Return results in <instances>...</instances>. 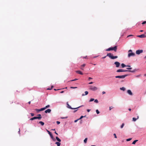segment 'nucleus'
<instances>
[{
	"instance_id": "1",
	"label": "nucleus",
	"mask_w": 146,
	"mask_h": 146,
	"mask_svg": "<svg viewBox=\"0 0 146 146\" xmlns=\"http://www.w3.org/2000/svg\"><path fill=\"white\" fill-rule=\"evenodd\" d=\"M106 56H108L109 57V58H110L111 59H114L115 58H118V56H113V54L111 53H108L107 56H104L103 57H102V59H104L105 58Z\"/></svg>"
},
{
	"instance_id": "2",
	"label": "nucleus",
	"mask_w": 146,
	"mask_h": 146,
	"mask_svg": "<svg viewBox=\"0 0 146 146\" xmlns=\"http://www.w3.org/2000/svg\"><path fill=\"white\" fill-rule=\"evenodd\" d=\"M117 46H115L114 47H111L107 49L106 50V51H109L110 50H114L115 52H116L117 51Z\"/></svg>"
},
{
	"instance_id": "3",
	"label": "nucleus",
	"mask_w": 146,
	"mask_h": 146,
	"mask_svg": "<svg viewBox=\"0 0 146 146\" xmlns=\"http://www.w3.org/2000/svg\"><path fill=\"white\" fill-rule=\"evenodd\" d=\"M132 51L131 50H129L128 51V56L129 57H130L131 56H134L135 55V54L134 53L132 52Z\"/></svg>"
},
{
	"instance_id": "4",
	"label": "nucleus",
	"mask_w": 146,
	"mask_h": 146,
	"mask_svg": "<svg viewBox=\"0 0 146 146\" xmlns=\"http://www.w3.org/2000/svg\"><path fill=\"white\" fill-rule=\"evenodd\" d=\"M117 72H127V71H129V72H134L135 71V70H134V71H131V70H129V71H128V70H124L123 69H118V70H117Z\"/></svg>"
},
{
	"instance_id": "5",
	"label": "nucleus",
	"mask_w": 146,
	"mask_h": 146,
	"mask_svg": "<svg viewBox=\"0 0 146 146\" xmlns=\"http://www.w3.org/2000/svg\"><path fill=\"white\" fill-rule=\"evenodd\" d=\"M128 75L127 74H125L124 75H123L121 76H115V78H124L126 76H127Z\"/></svg>"
},
{
	"instance_id": "6",
	"label": "nucleus",
	"mask_w": 146,
	"mask_h": 146,
	"mask_svg": "<svg viewBox=\"0 0 146 146\" xmlns=\"http://www.w3.org/2000/svg\"><path fill=\"white\" fill-rule=\"evenodd\" d=\"M67 107L68 108L71 109H77L78 108H79L80 107H81L83 106H80L77 108H72L71 107V106H70V105L68 104V102H67Z\"/></svg>"
},
{
	"instance_id": "7",
	"label": "nucleus",
	"mask_w": 146,
	"mask_h": 146,
	"mask_svg": "<svg viewBox=\"0 0 146 146\" xmlns=\"http://www.w3.org/2000/svg\"><path fill=\"white\" fill-rule=\"evenodd\" d=\"M98 89L95 86H90V89L92 90L93 91L96 90Z\"/></svg>"
},
{
	"instance_id": "8",
	"label": "nucleus",
	"mask_w": 146,
	"mask_h": 146,
	"mask_svg": "<svg viewBox=\"0 0 146 146\" xmlns=\"http://www.w3.org/2000/svg\"><path fill=\"white\" fill-rule=\"evenodd\" d=\"M46 131H47V132H48V133L50 135V136L51 138L54 141H55V139L54 138L53 136L52 135V134L51 133L50 131H49L47 129H46Z\"/></svg>"
},
{
	"instance_id": "9",
	"label": "nucleus",
	"mask_w": 146,
	"mask_h": 146,
	"mask_svg": "<svg viewBox=\"0 0 146 146\" xmlns=\"http://www.w3.org/2000/svg\"><path fill=\"white\" fill-rule=\"evenodd\" d=\"M143 50H137L136 51V53L137 54L139 55L140 53H142L143 52Z\"/></svg>"
},
{
	"instance_id": "10",
	"label": "nucleus",
	"mask_w": 146,
	"mask_h": 146,
	"mask_svg": "<svg viewBox=\"0 0 146 146\" xmlns=\"http://www.w3.org/2000/svg\"><path fill=\"white\" fill-rule=\"evenodd\" d=\"M137 37L141 38H143L146 37V35L144 34H142L140 35H137Z\"/></svg>"
},
{
	"instance_id": "11",
	"label": "nucleus",
	"mask_w": 146,
	"mask_h": 146,
	"mask_svg": "<svg viewBox=\"0 0 146 146\" xmlns=\"http://www.w3.org/2000/svg\"><path fill=\"white\" fill-rule=\"evenodd\" d=\"M114 64L116 65V67H118L119 66L120 63L118 62H114Z\"/></svg>"
},
{
	"instance_id": "12",
	"label": "nucleus",
	"mask_w": 146,
	"mask_h": 146,
	"mask_svg": "<svg viewBox=\"0 0 146 146\" xmlns=\"http://www.w3.org/2000/svg\"><path fill=\"white\" fill-rule=\"evenodd\" d=\"M51 111V110L50 109H48L45 111V113H50Z\"/></svg>"
},
{
	"instance_id": "13",
	"label": "nucleus",
	"mask_w": 146,
	"mask_h": 146,
	"mask_svg": "<svg viewBox=\"0 0 146 146\" xmlns=\"http://www.w3.org/2000/svg\"><path fill=\"white\" fill-rule=\"evenodd\" d=\"M127 92L130 95H132L133 94L132 92L130 90H128L127 91Z\"/></svg>"
},
{
	"instance_id": "14",
	"label": "nucleus",
	"mask_w": 146,
	"mask_h": 146,
	"mask_svg": "<svg viewBox=\"0 0 146 146\" xmlns=\"http://www.w3.org/2000/svg\"><path fill=\"white\" fill-rule=\"evenodd\" d=\"M76 72L78 74H80L81 75H83V73L80 71H76Z\"/></svg>"
},
{
	"instance_id": "15",
	"label": "nucleus",
	"mask_w": 146,
	"mask_h": 146,
	"mask_svg": "<svg viewBox=\"0 0 146 146\" xmlns=\"http://www.w3.org/2000/svg\"><path fill=\"white\" fill-rule=\"evenodd\" d=\"M139 118V117L138 116H137V118H134V117H133V121H135L137 119H138Z\"/></svg>"
},
{
	"instance_id": "16",
	"label": "nucleus",
	"mask_w": 146,
	"mask_h": 146,
	"mask_svg": "<svg viewBox=\"0 0 146 146\" xmlns=\"http://www.w3.org/2000/svg\"><path fill=\"white\" fill-rule=\"evenodd\" d=\"M121 66L122 68H124V67L127 66L125 64H124L123 63H122L121 64ZM128 66V67H130V66Z\"/></svg>"
},
{
	"instance_id": "17",
	"label": "nucleus",
	"mask_w": 146,
	"mask_h": 146,
	"mask_svg": "<svg viewBox=\"0 0 146 146\" xmlns=\"http://www.w3.org/2000/svg\"><path fill=\"white\" fill-rule=\"evenodd\" d=\"M85 94H82V96H84L85 95H87L88 94V92L87 91H86L85 92Z\"/></svg>"
},
{
	"instance_id": "18",
	"label": "nucleus",
	"mask_w": 146,
	"mask_h": 146,
	"mask_svg": "<svg viewBox=\"0 0 146 146\" xmlns=\"http://www.w3.org/2000/svg\"><path fill=\"white\" fill-rule=\"evenodd\" d=\"M55 144L57 145V146H60V143L58 142H56Z\"/></svg>"
},
{
	"instance_id": "19",
	"label": "nucleus",
	"mask_w": 146,
	"mask_h": 146,
	"mask_svg": "<svg viewBox=\"0 0 146 146\" xmlns=\"http://www.w3.org/2000/svg\"><path fill=\"white\" fill-rule=\"evenodd\" d=\"M39 123L41 124L42 125H44V123L41 121H40L39 122Z\"/></svg>"
},
{
	"instance_id": "20",
	"label": "nucleus",
	"mask_w": 146,
	"mask_h": 146,
	"mask_svg": "<svg viewBox=\"0 0 146 146\" xmlns=\"http://www.w3.org/2000/svg\"><path fill=\"white\" fill-rule=\"evenodd\" d=\"M56 139L58 141L60 142L61 141V140L58 137H56Z\"/></svg>"
},
{
	"instance_id": "21",
	"label": "nucleus",
	"mask_w": 146,
	"mask_h": 146,
	"mask_svg": "<svg viewBox=\"0 0 146 146\" xmlns=\"http://www.w3.org/2000/svg\"><path fill=\"white\" fill-rule=\"evenodd\" d=\"M120 89L123 91H125V88L123 87L120 88Z\"/></svg>"
},
{
	"instance_id": "22",
	"label": "nucleus",
	"mask_w": 146,
	"mask_h": 146,
	"mask_svg": "<svg viewBox=\"0 0 146 146\" xmlns=\"http://www.w3.org/2000/svg\"><path fill=\"white\" fill-rule=\"evenodd\" d=\"M138 140H134L132 143V144H135V143L137 142Z\"/></svg>"
},
{
	"instance_id": "23",
	"label": "nucleus",
	"mask_w": 146,
	"mask_h": 146,
	"mask_svg": "<svg viewBox=\"0 0 146 146\" xmlns=\"http://www.w3.org/2000/svg\"><path fill=\"white\" fill-rule=\"evenodd\" d=\"M36 119V117H32V118H31V119H30V120H33L34 119Z\"/></svg>"
},
{
	"instance_id": "24",
	"label": "nucleus",
	"mask_w": 146,
	"mask_h": 146,
	"mask_svg": "<svg viewBox=\"0 0 146 146\" xmlns=\"http://www.w3.org/2000/svg\"><path fill=\"white\" fill-rule=\"evenodd\" d=\"M42 118L41 116L36 117V119H40Z\"/></svg>"
},
{
	"instance_id": "25",
	"label": "nucleus",
	"mask_w": 146,
	"mask_h": 146,
	"mask_svg": "<svg viewBox=\"0 0 146 146\" xmlns=\"http://www.w3.org/2000/svg\"><path fill=\"white\" fill-rule=\"evenodd\" d=\"M87 139V138H86L84 140V142L85 143H86Z\"/></svg>"
},
{
	"instance_id": "26",
	"label": "nucleus",
	"mask_w": 146,
	"mask_h": 146,
	"mask_svg": "<svg viewBox=\"0 0 146 146\" xmlns=\"http://www.w3.org/2000/svg\"><path fill=\"white\" fill-rule=\"evenodd\" d=\"M50 107V105H48L46 106L44 108H45V109H46Z\"/></svg>"
},
{
	"instance_id": "27",
	"label": "nucleus",
	"mask_w": 146,
	"mask_h": 146,
	"mask_svg": "<svg viewBox=\"0 0 146 146\" xmlns=\"http://www.w3.org/2000/svg\"><path fill=\"white\" fill-rule=\"evenodd\" d=\"M35 110L37 112H38L40 111V109H36Z\"/></svg>"
},
{
	"instance_id": "28",
	"label": "nucleus",
	"mask_w": 146,
	"mask_h": 146,
	"mask_svg": "<svg viewBox=\"0 0 146 146\" xmlns=\"http://www.w3.org/2000/svg\"><path fill=\"white\" fill-rule=\"evenodd\" d=\"M40 109V111H43V110H45V108L44 107L43 108H41Z\"/></svg>"
},
{
	"instance_id": "29",
	"label": "nucleus",
	"mask_w": 146,
	"mask_h": 146,
	"mask_svg": "<svg viewBox=\"0 0 146 146\" xmlns=\"http://www.w3.org/2000/svg\"><path fill=\"white\" fill-rule=\"evenodd\" d=\"M94 100V98H91L89 100V102H92V101H93Z\"/></svg>"
},
{
	"instance_id": "30",
	"label": "nucleus",
	"mask_w": 146,
	"mask_h": 146,
	"mask_svg": "<svg viewBox=\"0 0 146 146\" xmlns=\"http://www.w3.org/2000/svg\"><path fill=\"white\" fill-rule=\"evenodd\" d=\"M124 123H122V125L121 126V128H123V127L124 126Z\"/></svg>"
},
{
	"instance_id": "31",
	"label": "nucleus",
	"mask_w": 146,
	"mask_h": 146,
	"mask_svg": "<svg viewBox=\"0 0 146 146\" xmlns=\"http://www.w3.org/2000/svg\"><path fill=\"white\" fill-rule=\"evenodd\" d=\"M96 111L97 114H99L100 113V112L98 110H96Z\"/></svg>"
},
{
	"instance_id": "32",
	"label": "nucleus",
	"mask_w": 146,
	"mask_h": 146,
	"mask_svg": "<svg viewBox=\"0 0 146 146\" xmlns=\"http://www.w3.org/2000/svg\"><path fill=\"white\" fill-rule=\"evenodd\" d=\"M85 116H81V117H80V118L79 119H78L80 120V119H82L83 117H85Z\"/></svg>"
},
{
	"instance_id": "33",
	"label": "nucleus",
	"mask_w": 146,
	"mask_h": 146,
	"mask_svg": "<svg viewBox=\"0 0 146 146\" xmlns=\"http://www.w3.org/2000/svg\"><path fill=\"white\" fill-rule=\"evenodd\" d=\"M77 88V87H71L70 88L71 89H75L76 88Z\"/></svg>"
},
{
	"instance_id": "34",
	"label": "nucleus",
	"mask_w": 146,
	"mask_h": 146,
	"mask_svg": "<svg viewBox=\"0 0 146 146\" xmlns=\"http://www.w3.org/2000/svg\"><path fill=\"white\" fill-rule=\"evenodd\" d=\"M94 102L96 103H98V101L96 99L94 100Z\"/></svg>"
},
{
	"instance_id": "35",
	"label": "nucleus",
	"mask_w": 146,
	"mask_h": 146,
	"mask_svg": "<svg viewBox=\"0 0 146 146\" xmlns=\"http://www.w3.org/2000/svg\"><path fill=\"white\" fill-rule=\"evenodd\" d=\"M53 86H51V88H48L47 89V90H51L52 89V88H53Z\"/></svg>"
},
{
	"instance_id": "36",
	"label": "nucleus",
	"mask_w": 146,
	"mask_h": 146,
	"mask_svg": "<svg viewBox=\"0 0 146 146\" xmlns=\"http://www.w3.org/2000/svg\"><path fill=\"white\" fill-rule=\"evenodd\" d=\"M131 139V138H129V139H127L126 140V141H130Z\"/></svg>"
},
{
	"instance_id": "37",
	"label": "nucleus",
	"mask_w": 146,
	"mask_h": 146,
	"mask_svg": "<svg viewBox=\"0 0 146 146\" xmlns=\"http://www.w3.org/2000/svg\"><path fill=\"white\" fill-rule=\"evenodd\" d=\"M86 65L85 64H84L81 66V67H84Z\"/></svg>"
},
{
	"instance_id": "38",
	"label": "nucleus",
	"mask_w": 146,
	"mask_h": 146,
	"mask_svg": "<svg viewBox=\"0 0 146 146\" xmlns=\"http://www.w3.org/2000/svg\"><path fill=\"white\" fill-rule=\"evenodd\" d=\"M31 116H34V114L33 113H31Z\"/></svg>"
},
{
	"instance_id": "39",
	"label": "nucleus",
	"mask_w": 146,
	"mask_h": 146,
	"mask_svg": "<svg viewBox=\"0 0 146 146\" xmlns=\"http://www.w3.org/2000/svg\"><path fill=\"white\" fill-rule=\"evenodd\" d=\"M145 23H146V21H144L142 23V24H144Z\"/></svg>"
},
{
	"instance_id": "40",
	"label": "nucleus",
	"mask_w": 146,
	"mask_h": 146,
	"mask_svg": "<svg viewBox=\"0 0 146 146\" xmlns=\"http://www.w3.org/2000/svg\"><path fill=\"white\" fill-rule=\"evenodd\" d=\"M56 123L57 124H58V125L59 124H60V122L59 121H56Z\"/></svg>"
},
{
	"instance_id": "41",
	"label": "nucleus",
	"mask_w": 146,
	"mask_h": 146,
	"mask_svg": "<svg viewBox=\"0 0 146 146\" xmlns=\"http://www.w3.org/2000/svg\"><path fill=\"white\" fill-rule=\"evenodd\" d=\"M67 118V117H61V118L62 119H66Z\"/></svg>"
},
{
	"instance_id": "42",
	"label": "nucleus",
	"mask_w": 146,
	"mask_h": 146,
	"mask_svg": "<svg viewBox=\"0 0 146 146\" xmlns=\"http://www.w3.org/2000/svg\"><path fill=\"white\" fill-rule=\"evenodd\" d=\"M77 80H78V79H75L71 80L70 81H74Z\"/></svg>"
},
{
	"instance_id": "43",
	"label": "nucleus",
	"mask_w": 146,
	"mask_h": 146,
	"mask_svg": "<svg viewBox=\"0 0 146 146\" xmlns=\"http://www.w3.org/2000/svg\"><path fill=\"white\" fill-rule=\"evenodd\" d=\"M113 135L114 136L115 138H117V137L115 134L114 133Z\"/></svg>"
},
{
	"instance_id": "44",
	"label": "nucleus",
	"mask_w": 146,
	"mask_h": 146,
	"mask_svg": "<svg viewBox=\"0 0 146 146\" xmlns=\"http://www.w3.org/2000/svg\"><path fill=\"white\" fill-rule=\"evenodd\" d=\"M113 108V107H110V108H109L110 110Z\"/></svg>"
},
{
	"instance_id": "45",
	"label": "nucleus",
	"mask_w": 146,
	"mask_h": 146,
	"mask_svg": "<svg viewBox=\"0 0 146 146\" xmlns=\"http://www.w3.org/2000/svg\"><path fill=\"white\" fill-rule=\"evenodd\" d=\"M133 35H128L127 37H129V36H133Z\"/></svg>"
},
{
	"instance_id": "46",
	"label": "nucleus",
	"mask_w": 146,
	"mask_h": 146,
	"mask_svg": "<svg viewBox=\"0 0 146 146\" xmlns=\"http://www.w3.org/2000/svg\"><path fill=\"white\" fill-rule=\"evenodd\" d=\"M105 93H106V92H105L103 91V92H102V94H105Z\"/></svg>"
},
{
	"instance_id": "47",
	"label": "nucleus",
	"mask_w": 146,
	"mask_h": 146,
	"mask_svg": "<svg viewBox=\"0 0 146 146\" xmlns=\"http://www.w3.org/2000/svg\"><path fill=\"white\" fill-rule=\"evenodd\" d=\"M79 120V119H77V120H75L74 121V122H77V121L78 120Z\"/></svg>"
},
{
	"instance_id": "48",
	"label": "nucleus",
	"mask_w": 146,
	"mask_h": 146,
	"mask_svg": "<svg viewBox=\"0 0 146 146\" xmlns=\"http://www.w3.org/2000/svg\"><path fill=\"white\" fill-rule=\"evenodd\" d=\"M89 110V109H88L87 110V111L88 112H90V110Z\"/></svg>"
},
{
	"instance_id": "49",
	"label": "nucleus",
	"mask_w": 146,
	"mask_h": 146,
	"mask_svg": "<svg viewBox=\"0 0 146 146\" xmlns=\"http://www.w3.org/2000/svg\"><path fill=\"white\" fill-rule=\"evenodd\" d=\"M80 69L82 70H83L84 69L82 67H81L80 68Z\"/></svg>"
},
{
	"instance_id": "50",
	"label": "nucleus",
	"mask_w": 146,
	"mask_h": 146,
	"mask_svg": "<svg viewBox=\"0 0 146 146\" xmlns=\"http://www.w3.org/2000/svg\"><path fill=\"white\" fill-rule=\"evenodd\" d=\"M93 83V82H90L89 84H92Z\"/></svg>"
},
{
	"instance_id": "51",
	"label": "nucleus",
	"mask_w": 146,
	"mask_h": 146,
	"mask_svg": "<svg viewBox=\"0 0 146 146\" xmlns=\"http://www.w3.org/2000/svg\"><path fill=\"white\" fill-rule=\"evenodd\" d=\"M92 79V78H91V77H89L88 78L89 80Z\"/></svg>"
},
{
	"instance_id": "52",
	"label": "nucleus",
	"mask_w": 146,
	"mask_h": 146,
	"mask_svg": "<svg viewBox=\"0 0 146 146\" xmlns=\"http://www.w3.org/2000/svg\"><path fill=\"white\" fill-rule=\"evenodd\" d=\"M37 115L39 116H41V115L40 114H39L38 115Z\"/></svg>"
},
{
	"instance_id": "53",
	"label": "nucleus",
	"mask_w": 146,
	"mask_h": 146,
	"mask_svg": "<svg viewBox=\"0 0 146 146\" xmlns=\"http://www.w3.org/2000/svg\"><path fill=\"white\" fill-rule=\"evenodd\" d=\"M64 92V91H61V92H60V93H63V92Z\"/></svg>"
},
{
	"instance_id": "54",
	"label": "nucleus",
	"mask_w": 146,
	"mask_h": 146,
	"mask_svg": "<svg viewBox=\"0 0 146 146\" xmlns=\"http://www.w3.org/2000/svg\"><path fill=\"white\" fill-rule=\"evenodd\" d=\"M31 103V101H29V102H28V103H29V104H30Z\"/></svg>"
},
{
	"instance_id": "55",
	"label": "nucleus",
	"mask_w": 146,
	"mask_h": 146,
	"mask_svg": "<svg viewBox=\"0 0 146 146\" xmlns=\"http://www.w3.org/2000/svg\"><path fill=\"white\" fill-rule=\"evenodd\" d=\"M87 56H85V57H83V58H87Z\"/></svg>"
},
{
	"instance_id": "56",
	"label": "nucleus",
	"mask_w": 146,
	"mask_h": 146,
	"mask_svg": "<svg viewBox=\"0 0 146 146\" xmlns=\"http://www.w3.org/2000/svg\"><path fill=\"white\" fill-rule=\"evenodd\" d=\"M55 133L56 135H58V133L56 132V131H55Z\"/></svg>"
},
{
	"instance_id": "57",
	"label": "nucleus",
	"mask_w": 146,
	"mask_h": 146,
	"mask_svg": "<svg viewBox=\"0 0 146 146\" xmlns=\"http://www.w3.org/2000/svg\"><path fill=\"white\" fill-rule=\"evenodd\" d=\"M128 110L129 111H131V109H130V108H129Z\"/></svg>"
},
{
	"instance_id": "58",
	"label": "nucleus",
	"mask_w": 146,
	"mask_h": 146,
	"mask_svg": "<svg viewBox=\"0 0 146 146\" xmlns=\"http://www.w3.org/2000/svg\"><path fill=\"white\" fill-rule=\"evenodd\" d=\"M58 90H59V89L56 90V89H54V90H55V91Z\"/></svg>"
},
{
	"instance_id": "59",
	"label": "nucleus",
	"mask_w": 146,
	"mask_h": 146,
	"mask_svg": "<svg viewBox=\"0 0 146 146\" xmlns=\"http://www.w3.org/2000/svg\"><path fill=\"white\" fill-rule=\"evenodd\" d=\"M131 69H132L131 68H129V70H131Z\"/></svg>"
},
{
	"instance_id": "60",
	"label": "nucleus",
	"mask_w": 146,
	"mask_h": 146,
	"mask_svg": "<svg viewBox=\"0 0 146 146\" xmlns=\"http://www.w3.org/2000/svg\"><path fill=\"white\" fill-rule=\"evenodd\" d=\"M77 110H74V112H76L77 111Z\"/></svg>"
},
{
	"instance_id": "61",
	"label": "nucleus",
	"mask_w": 146,
	"mask_h": 146,
	"mask_svg": "<svg viewBox=\"0 0 146 146\" xmlns=\"http://www.w3.org/2000/svg\"><path fill=\"white\" fill-rule=\"evenodd\" d=\"M129 68H127V70H129Z\"/></svg>"
},
{
	"instance_id": "62",
	"label": "nucleus",
	"mask_w": 146,
	"mask_h": 146,
	"mask_svg": "<svg viewBox=\"0 0 146 146\" xmlns=\"http://www.w3.org/2000/svg\"><path fill=\"white\" fill-rule=\"evenodd\" d=\"M143 30H141L140 31V32H143Z\"/></svg>"
},
{
	"instance_id": "63",
	"label": "nucleus",
	"mask_w": 146,
	"mask_h": 146,
	"mask_svg": "<svg viewBox=\"0 0 146 146\" xmlns=\"http://www.w3.org/2000/svg\"><path fill=\"white\" fill-rule=\"evenodd\" d=\"M91 146H96L94 145H91Z\"/></svg>"
},
{
	"instance_id": "64",
	"label": "nucleus",
	"mask_w": 146,
	"mask_h": 146,
	"mask_svg": "<svg viewBox=\"0 0 146 146\" xmlns=\"http://www.w3.org/2000/svg\"><path fill=\"white\" fill-rule=\"evenodd\" d=\"M67 87H66V88H65V89H67Z\"/></svg>"
}]
</instances>
